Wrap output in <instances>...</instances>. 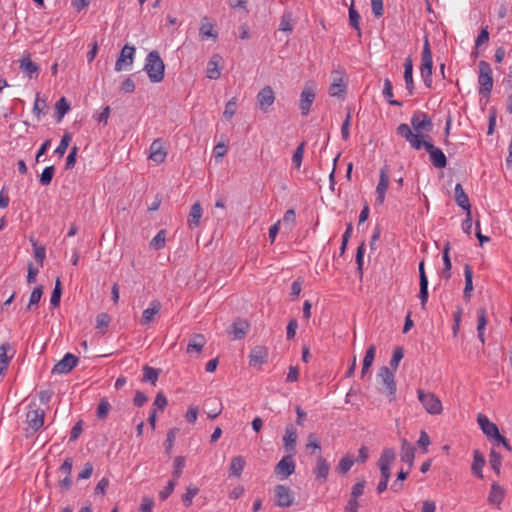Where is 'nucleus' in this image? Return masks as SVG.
Instances as JSON below:
<instances>
[{"instance_id": "17", "label": "nucleus", "mask_w": 512, "mask_h": 512, "mask_svg": "<svg viewBox=\"0 0 512 512\" xmlns=\"http://www.w3.org/2000/svg\"><path fill=\"white\" fill-rule=\"evenodd\" d=\"M275 101V93L270 86H265L257 94V102L261 111L266 113Z\"/></svg>"}, {"instance_id": "2", "label": "nucleus", "mask_w": 512, "mask_h": 512, "mask_svg": "<svg viewBox=\"0 0 512 512\" xmlns=\"http://www.w3.org/2000/svg\"><path fill=\"white\" fill-rule=\"evenodd\" d=\"M477 422L482 432L498 445H502L507 451H511L512 447L507 439L499 433L497 425L491 422L485 415L479 414Z\"/></svg>"}, {"instance_id": "11", "label": "nucleus", "mask_w": 512, "mask_h": 512, "mask_svg": "<svg viewBox=\"0 0 512 512\" xmlns=\"http://www.w3.org/2000/svg\"><path fill=\"white\" fill-rule=\"evenodd\" d=\"M274 497L276 506L282 508L290 507L295 499L293 491L288 486L282 484L275 486Z\"/></svg>"}, {"instance_id": "55", "label": "nucleus", "mask_w": 512, "mask_h": 512, "mask_svg": "<svg viewBox=\"0 0 512 512\" xmlns=\"http://www.w3.org/2000/svg\"><path fill=\"white\" fill-rule=\"evenodd\" d=\"M69 109L70 106L67 100L64 97L60 98L56 103V112L58 114V119L61 120Z\"/></svg>"}, {"instance_id": "36", "label": "nucleus", "mask_w": 512, "mask_h": 512, "mask_svg": "<svg viewBox=\"0 0 512 512\" xmlns=\"http://www.w3.org/2000/svg\"><path fill=\"white\" fill-rule=\"evenodd\" d=\"M375 354H376L375 345H370L367 348L364 359H363V365H362V371H361L362 377L367 373L369 368L372 366L374 358H375Z\"/></svg>"}, {"instance_id": "26", "label": "nucleus", "mask_w": 512, "mask_h": 512, "mask_svg": "<svg viewBox=\"0 0 512 512\" xmlns=\"http://www.w3.org/2000/svg\"><path fill=\"white\" fill-rule=\"evenodd\" d=\"M296 440H297V430L292 425L289 424L286 426L285 429V435L283 437L284 447L287 451H294L296 446Z\"/></svg>"}, {"instance_id": "48", "label": "nucleus", "mask_w": 512, "mask_h": 512, "mask_svg": "<svg viewBox=\"0 0 512 512\" xmlns=\"http://www.w3.org/2000/svg\"><path fill=\"white\" fill-rule=\"evenodd\" d=\"M72 140V135L70 133H65L63 136H62V139L59 143V145L57 146V148L55 149V153L58 155V156H63L68 147H69V144Z\"/></svg>"}, {"instance_id": "25", "label": "nucleus", "mask_w": 512, "mask_h": 512, "mask_svg": "<svg viewBox=\"0 0 512 512\" xmlns=\"http://www.w3.org/2000/svg\"><path fill=\"white\" fill-rule=\"evenodd\" d=\"M330 471V464L322 456L317 459L316 467L314 468V474L317 480L324 483L327 480Z\"/></svg>"}, {"instance_id": "39", "label": "nucleus", "mask_w": 512, "mask_h": 512, "mask_svg": "<svg viewBox=\"0 0 512 512\" xmlns=\"http://www.w3.org/2000/svg\"><path fill=\"white\" fill-rule=\"evenodd\" d=\"M464 276H465V287H464V297L469 299L471 296V292L473 291V275L472 270L468 264L464 267Z\"/></svg>"}, {"instance_id": "27", "label": "nucleus", "mask_w": 512, "mask_h": 512, "mask_svg": "<svg viewBox=\"0 0 512 512\" xmlns=\"http://www.w3.org/2000/svg\"><path fill=\"white\" fill-rule=\"evenodd\" d=\"M246 461L243 456H234L229 465V476L239 478L245 468Z\"/></svg>"}, {"instance_id": "42", "label": "nucleus", "mask_w": 512, "mask_h": 512, "mask_svg": "<svg viewBox=\"0 0 512 512\" xmlns=\"http://www.w3.org/2000/svg\"><path fill=\"white\" fill-rule=\"evenodd\" d=\"M213 406L209 411H207V416L210 419H215L222 412V403L217 399H210L206 402V406Z\"/></svg>"}, {"instance_id": "24", "label": "nucleus", "mask_w": 512, "mask_h": 512, "mask_svg": "<svg viewBox=\"0 0 512 512\" xmlns=\"http://www.w3.org/2000/svg\"><path fill=\"white\" fill-rule=\"evenodd\" d=\"M222 62V57L219 54H213L208 61L206 76L209 79L216 80L220 77L221 71L219 68L220 63Z\"/></svg>"}, {"instance_id": "32", "label": "nucleus", "mask_w": 512, "mask_h": 512, "mask_svg": "<svg viewBox=\"0 0 512 512\" xmlns=\"http://www.w3.org/2000/svg\"><path fill=\"white\" fill-rule=\"evenodd\" d=\"M346 91V84L341 75L335 76L329 87V94L332 97L341 96Z\"/></svg>"}, {"instance_id": "23", "label": "nucleus", "mask_w": 512, "mask_h": 512, "mask_svg": "<svg viewBox=\"0 0 512 512\" xmlns=\"http://www.w3.org/2000/svg\"><path fill=\"white\" fill-rule=\"evenodd\" d=\"M15 355V350L8 342L0 345V370H7L10 361Z\"/></svg>"}, {"instance_id": "51", "label": "nucleus", "mask_w": 512, "mask_h": 512, "mask_svg": "<svg viewBox=\"0 0 512 512\" xmlns=\"http://www.w3.org/2000/svg\"><path fill=\"white\" fill-rule=\"evenodd\" d=\"M236 108H237V98L233 97L226 103L225 110L223 112V117L226 120H231L236 113Z\"/></svg>"}, {"instance_id": "9", "label": "nucleus", "mask_w": 512, "mask_h": 512, "mask_svg": "<svg viewBox=\"0 0 512 512\" xmlns=\"http://www.w3.org/2000/svg\"><path fill=\"white\" fill-rule=\"evenodd\" d=\"M411 125L414 134L422 135L423 132H430L433 128L431 118L422 111H416L411 117Z\"/></svg>"}, {"instance_id": "28", "label": "nucleus", "mask_w": 512, "mask_h": 512, "mask_svg": "<svg viewBox=\"0 0 512 512\" xmlns=\"http://www.w3.org/2000/svg\"><path fill=\"white\" fill-rule=\"evenodd\" d=\"M454 193H455V201H456L457 205L460 206L465 211H470L471 205L469 202V198L460 183L456 184Z\"/></svg>"}, {"instance_id": "63", "label": "nucleus", "mask_w": 512, "mask_h": 512, "mask_svg": "<svg viewBox=\"0 0 512 512\" xmlns=\"http://www.w3.org/2000/svg\"><path fill=\"white\" fill-rule=\"evenodd\" d=\"M488 41H489L488 27H484L481 29L477 39L475 40V47L478 48L481 45L487 43Z\"/></svg>"}, {"instance_id": "29", "label": "nucleus", "mask_w": 512, "mask_h": 512, "mask_svg": "<svg viewBox=\"0 0 512 512\" xmlns=\"http://www.w3.org/2000/svg\"><path fill=\"white\" fill-rule=\"evenodd\" d=\"M206 344L205 337L202 334H194L187 345V353H200Z\"/></svg>"}, {"instance_id": "41", "label": "nucleus", "mask_w": 512, "mask_h": 512, "mask_svg": "<svg viewBox=\"0 0 512 512\" xmlns=\"http://www.w3.org/2000/svg\"><path fill=\"white\" fill-rule=\"evenodd\" d=\"M383 96L389 102V104H391L393 106H401L402 105L401 102L393 99V86H392V82L388 78H386L384 80Z\"/></svg>"}, {"instance_id": "43", "label": "nucleus", "mask_w": 512, "mask_h": 512, "mask_svg": "<svg viewBox=\"0 0 512 512\" xmlns=\"http://www.w3.org/2000/svg\"><path fill=\"white\" fill-rule=\"evenodd\" d=\"M354 464V457L350 454L344 456L337 466V471L341 474H346Z\"/></svg>"}, {"instance_id": "49", "label": "nucleus", "mask_w": 512, "mask_h": 512, "mask_svg": "<svg viewBox=\"0 0 512 512\" xmlns=\"http://www.w3.org/2000/svg\"><path fill=\"white\" fill-rule=\"evenodd\" d=\"M166 233L164 230H160L151 240L150 246L153 249L160 250L165 246Z\"/></svg>"}, {"instance_id": "22", "label": "nucleus", "mask_w": 512, "mask_h": 512, "mask_svg": "<svg viewBox=\"0 0 512 512\" xmlns=\"http://www.w3.org/2000/svg\"><path fill=\"white\" fill-rule=\"evenodd\" d=\"M199 36L202 40L207 38H212L215 40L218 38V32L215 30V24L212 23L208 17H203L201 19Z\"/></svg>"}, {"instance_id": "1", "label": "nucleus", "mask_w": 512, "mask_h": 512, "mask_svg": "<svg viewBox=\"0 0 512 512\" xmlns=\"http://www.w3.org/2000/svg\"><path fill=\"white\" fill-rule=\"evenodd\" d=\"M397 134L406 139L412 148L420 150L424 148L430 157L431 163L436 168H444L447 165V159L443 151L435 147L431 142L425 141L423 135L413 134L408 124L402 123L397 127Z\"/></svg>"}, {"instance_id": "20", "label": "nucleus", "mask_w": 512, "mask_h": 512, "mask_svg": "<svg viewBox=\"0 0 512 512\" xmlns=\"http://www.w3.org/2000/svg\"><path fill=\"white\" fill-rule=\"evenodd\" d=\"M505 489L499 485L498 483L494 482L491 485V489L487 498V501L490 505H494L497 508H500V505L505 497Z\"/></svg>"}, {"instance_id": "19", "label": "nucleus", "mask_w": 512, "mask_h": 512, "mask_svg": "<svg viewBox=\"0 0 512 512\" xmlns=\"http://www.w3.org/2000/svg\"><path fill=\"white\" fill-rule=\"evenodd\" d=\"M160 309V302L158 300H152L149 306L143 311L140 324L142 326L150 325L154 321L155 316L160 312Z\"/></svg>"}, {"instance_id": "62", "label": "nucleus", "mask_w": 512, "mask_h": 512, "mask_svg": "<svg viewBox=\"0 0 512 512\" xmlns=\"http://www.w3.org/2000/svg\"><path fill=\"white\" fill-rule=\"evenodd\" d=\"M350 123H351V114L348 112L342 126H341V136L343 140H348L350 136Z\"/></svg>"}, {"instance_id": "56", "label": "nucleus", "mask_w": 512, "mask_h": 512, "mask_svg": "<svg viewBox=\"0 0 512 512\" xmlns=\"http://www.w3.org/2000/svg\"><path fill=\"white\" fill-rule=\"evenodd\" d=\"M403 350L401 347H397L394 349L393 351V355H392V358L390 360V367L396 371L397 368H398V365L400 363V361L402 360L403 358Z\"/></svg>"}, {"instance_id": "12", "label": "nucleus", "mask_w": 512, "mask_h": 512, "mask_svg": "<svg viewBox=\"0 0 512 512\" xmlns=\"http://www.w3.org/2000/svg\"><path fill=\"white\" fill-rule=\"evenodd\" d=\"M396 459V453L392 448H385L378 460L381 478L390 479L391 465Z\"/></svg>"}, {"instance_id": "21", "label": "nucleus", "mask_w": 512, "mask_h": 512, "mask_svg": "<svg viewBox=\"0 0 512 512\" xmlns=\"http://www.w3.org/2000/svg\"><path fill=\"white\" fill-rule=\"evenodd\" d=\"M166 156H167V153L164 150L161 140H159V139L154 140L152 142V144L150 145L149 159L157 164H160L165 161Z\"/></svg>"}, {"instance_id": "15", "label": "nucleus", "mask_w": 512, "mask_h": 512, "mask_svg": "<svg viewBox=\"0 0 512 512\" xmlns=\"http://www.w3.org/2000/svg\"><path fill=\"white\" fill-rule=\"evenodd\" d=\"M295 471V463L292 455L284 456L275 467V474L280 479H286Z\"/></svg>"}, {"instance_id": "40", "label": "nucleus", "mask_w": 512, "mask_h": 512, "mask_svg": "<svg viewBox=\"0 0 512 512\" xmlns=\"http://www.w3.org/2000/svg\"><path fill=\"white\" fill-rule=\"evenodd\" d=\"M160 372V369H156L148 365H145L143 367V381L150 382L152 385H156Z\"/></svg>"}, {"instance_id": "14", "label": "nucleus", "mask_w": 512, "mask_h": 512, "mask_svg": "<svg viewBox=\"0 0 512 512\" xmlns=\"http://www.w3.org/2000/svg\"><path fill=\"white\" fill-rule=\"evenodd\" d=\"M135 48L133 46L125 45L115 63V71L120 72L130 68L134 61Z\"/></svg>"}, {"instance_id": "31", "label": "nucleus", "mask_w": 512, "mask_h": 512, "mask_svg": "<svg viewBox=\"0 0 512 512\" xmlns=\"http://www.w3.org/2000/svg\"><path fill=\"white\" fill-rule=\"evenodd\" d=\"M404 81L406 84V88L408 89L409 94L411 95L413 93V89H414V82H413V62L410 57H408L404 63Z\"/></svg>"}, {"instance_id": "59", "label": "nucleus", "mask_w": 512, "mask_h": 512, "mask_svg": "<svg viewBox=\"0 0 512 512\" xmlns=\"http://www.w3.org/2000/svg\"><path fill=\"white\" fill-rule=\"evenodd\" d=\"M176 486L175 480H169L163 490L159 493V498L161 500H166L174 491Z\"/></svg>"}, {"instance_id": "6", "label": "nucleus", "mask_w": 512, "mask_h": 512, "mask_svg": "<svg viewBox=\"0 0 512 512\" xmlns=\"http://www.w3.org/2000/svg\"><path fill=\"white\" fill-rule=\"evenodd\" d=\"M377 379L382 385L380 389L381 392L386 394L390 399H393L396 393L394 373L388 367L382 366L378 371Z\"/></svg>"}, {"instance_id": "46", "label": "nucleus", "mask_w": 512, "mask_h": 512, "mask_svg": "<svg viewBox=\"0 0 512 512\" xmlns=\"http://www.w3.org/2000/svg\"><path fill=\"white\" fill-rule=\"evenodd\" d=\"M111 410V405L106 398H102L98 404L96 410V416L99 419H105L108 416L109 411Z\"/></svg>"}, {"instance_id": "18", "label": "nucleus", "mask_w": 512, "mask_h": 512, "mask_svg": "<svg viewBox=\"0 0 512 512\" xmlns=\"http://www.w3.org/2000/svg\"><path fill=\"white\" fill-rule=\"evenodd\" d=\"M415 451V447L410 442H408L407 439L404 438L401 440L400 458L401 461L408 465L409 470L414 465Z\"/></svg>"}, {"instance_id": "58", "label": "nucleus", "mask_w": 512, "mask_h": 512, "mask_svg": "<svg viewBox=\"0 0 512 512\" xmlns=\"http://www.w3.org/2000/svg\"><path fill=\"white\" fill-rule=\"evenodd\" d=\"M184 467H185V458L182 456H177L174 459L173 476L175 478H179L183 472Z\"/></svg>"}, {"instance_id": "13", "label": "nucleus", "mask_w": 512, "mask_h": 512, "mask_svg": "<svg viewBox=\"0 0 512 512\" xmlns=\"http://www.w3.org/2000/svg\"><path fill=\"white\" fill-rule=\"evenodd\" d=\"M388 187H389V169H388V166L385 165L384 167H382L380 169L379 182H378L376 190H375L376 204H378V205L384 204Z\"/></svg>"}, {"instance_id": "64", "label": "nucleus", "mask_w": 512, "mask_h": 512, "mask_svg": "<svg viewBox=\"0 0 512 512\" xmlns=\"http://www.w3.org/2000/svg\"><path fill=\"white\" fill-rule=\"evenodd\" d=\"M110 323V316L107 313H100L96 319V328H106Z\"/></svg>"}, {"instance_id": "8", "label": "nucleus", "mask_w": 512, "mask_h": 512, "mask_svg": "<svg viewBox=\"0 0 512 512\" xmlns=\"http://www.w3.org/2000/svg\"><path fill=\"white\" fill-rule=\"evenodd\" d=\"M316 98V85L313 83H306L300 95L299 108L301 114L306 116L309 114L311 105Z\"/></svg>"}, {"instance_id": "30", "label": "nucleus", "mask_w": 512, "mask_h": 512, "mask_svg": "<svg viewBox=\"0 0 512 512\" xmlns=\"http://www.w3.org/2000/svg\"><path fill=\"white\" fill-rule=\"evenodd\" d=\"M485 463H486L485 458L480 453V451L474 450L473 463L471 466V470H472L473 474L476 475L477 477H479L480 479L483 478L482 470H483V467L485 466Z\"/></svg>"}, {"instance_id": "33", "label": "nucleus", "mask_w": 512, "mask_h": 512, "mask_svg": "<svg viewBox=\"0 0 512 512\" xmlns=\"http://www.w3.org/2000/svg\"><path fill=\"white\" fill-rule=\"evenodd\" d=\"M202 207L199 202H196L192 205L189 216H188V225L190 228H195L199 225L200 219L202 217Z\"/></svg>"}, {"instance_id": "16", "label": "nucleus", "mask_w": 512, "mask_h": 512, "mask_svg": "<svg viewBox=\"0 0 512 512\" xmlns=\"http://www.w3.org/2000/svg\"><path fill=\"white\" fill-rule=\"evenodd\" d=\"M78 358L71 354L67 353L52 369V373L54 374H67L72 371V369L77 365Z\"/></svg>"}, {"instance_id": "61", "label": "nucleus", "mask_w": 512, "mask_h": 512, "mask_svg": "<svg viewBox=\"0 0 512 512\" xmlns=\"http://www.w3.org/2000/svg\"><path fill=\"white\" fill-rule=\"evenodd\" d=\"M419 298L421 300L422 308H425L428 300V280H424L420 283Z\"/></svg>"}, {"instance_id": "3", "label": "nucleus", "mask_w": 512, "mask_h": 512, "mask_svg": "<svg viewBox=\"0 0 512 512\" xmlns=\"http://www.w3.org/2000/svg\"><path fill=\"white\" fill-rule=\"evenodd\" d=\"M144 70L151 82L159 83L163 80L165 66L157 51H151L147 55Z\"/></svg>"}, {"instance_id": "5", "label": "nucleus", "mask_w": 512, "mask_h": 512, "mask_svg": "<svg viewBox=\"0 0 512 512\" xmlns=\"http://www.w3.org/2000/svg\"><path fill=\"white\" fill-rule=\"evenodd\" d=\"M479 67V94L489 96L493 88L492 69L488 62L482 60L478 64Z\"/></svg>"}, {"instance_id": "50", "label": "nucleus", "mask_w": 512, "mask_h": 512, "mask_svg": "<svg viewBox=\"0 0 512 512\" xmlns=\"http://www.w3.org/2000/svg\"><path fill=\"white\" fill-rule=\"evenodd\" d=\"M199 489L196 486L190 485L186 488V492L182 497L183 504L186 507H189L192 505L193 498L198 494Z\"/></svg>"}, {"instance_id": "44", "label": "nucleus", "mask_w": 512, "mask_h": 512, "mask_svg": "<svg viewBox=\"0 0 512 512\" xmlns=\"http://www.w3.org/2000/svg\"><path fill=\"white\" fill-rule=\"evenodd\" d=\"M349 23L354 29L360 30V15L354 7V0H351L349 7Z\"/></svg>"}, {"instance_id": "38", "label": "nucleus", "mask_w": 512, "mask_h": 512, "mask_svg": "<svg viewBox=\"0 0 512 512\" xmlns=\"http://www.w3.org/2000/svg\"><path fill=\"white\" fill-rule=\"evenodd\" d=\"M20 69L23 73L31 77L33 74L38 72L39 67L37 64L31 61L28 55L20 60Z\"/></svg>"}, {"instance_id": "4", "label": "nucleus", "mask_w": 512, "mask_h": 512, "mask_svg": "<svg viewBox=\"0 0 512 512\" xmlns=\"http://www.w3.org/2000/svg\"><path fill=\"white\" fill-rule=\"evenodd\" d=\"M417 397L425 411L430 415H439L443 411L442 402L434 393L417 390Z\"/></svg>"}, {"instance_id": "10", "label": "nucleus", "mask_w": 512, "mask_h": 512, "mask_svg": "<svg viewBox=\"0 0 512 512\" xmlns=\"http://www.w3.org/2000/svg\"><path fill=\"white\" fill-rule=\"evenodd\" d=\"M28 408L26 423L33 432H36L42 428L44 424L45 412L43 409L36 407L35 404H30Z\"/></svg>"}, {"instance_id": "54", "label": "nucleus", "mask_w": 512, "mask_h": 512, "mask_svg": "<svg viewBox=\"0 0 512 512\" xmlns=\"http://www.w3.org/2000/svg\"><path fill=\"white\" fill-rule=\"evenodd\" d=\"M61 298V284L59 279L56 280L54 290L51 294L50 303L53 307H58L60 305Z\"/></svg>"}, {"instance_id": "45", "label": "nucleus", "mask_w": 512, "mask_h": 512, "mask_svg": "<svg viewBox=\"0 0 512 512\" xmlns=\"http://www.w3.org/2000/svg\"><path fill=\"white\" fill-rule=\"evenodd\" d=\"M266 356V350L262 347H257L251 351L250 359L251 362H254L256 364H263L265 362Z\"/></svg>"}, {"instance_id": "37", "label": "nucleus", "mask_w": 512, "mask_h": 512, "mask_svg": "<svg viewBox=\"0 0 512 512\" xmlns=\"http://www.w3.org/2000/svg\"><path fill=\"white\" fill-rule=\"evenodd\" d=\"M449 250H450V244L446 243L444 246V249H443V256H442L443 264H444V268L442 270V277L445 278L446 280H448L451 277V268H452V264H451V260H450V256H449Z\"/></svg>"}, {"instance_id": "60", "label": "nucleus", "mask_w": 512, "mask_h": 512, "mask_svg": "<svg viewBox=\"0 0 512 512\" xmlns=\"http://www.w3.org/2000/svg\"><path fill=\"white\" fill-rule=\"evenodd\" d=\"M364 253H365V243L363 242L358 246L357 252H356V264H357V269L359 270L360 273H362V269H363Z\"/></svg>"}, {"instance_id": "34", "label": "nucleus", "mask_w": 512, "mask_h": 512, "mask_svg": "<svg viewBox=\"0 0 512 512\" xmlns=\"http://www.w3.org/2000/svg\"><path fill=\"white\" fill-rule=\"evenodd\" d=\"M248 328L249 325L246 321L237 320L232 324L229 333L234 336V339H242L246 335Z\"/></svg>"}, {"instance_id": "52", "label": "nucleus", "mask_w": 512, "mask_h": 512, "mask_svg": "<svg viewBox=\"0 0 512 512\" xmlns=\"http://www.w3.org/2000/svg\"><path fill=\"white\" fill-rule=\"evenodd\" d=\"M54 172H55L54 166H48V167L44 168V170L42 171V173L40 175V183L44 186H48L52 181Z\"/></svg>"}, {"instance_id": "7", "label": "nucleus", "mask_w": 512, "mask_h": 512, "mask_svg": "<svg viewBox=\"0 0 512 512\" xmlns=\"http://www.w3.org/2000/svg\"><path fill=\"white\" fill-rule=\"evenodd\" d=\"M421 77L423 78V81L425 85L430 88L432 84V66H433V60H432V53L430 50V45L428 40L426 39L423 45L422 50V59H421Z\"/></svg>"}, {"instance_id": "47", "label": "nucleus", "mask_w": 512, "mask_h": 512, "mask_svg": "<svg viewBox=\"0 0 512 512\" xmlns=\"http://www.w3.org/2000/svg\"><path fill=\"white\" fill-rule=\"evenodd\" d=\"M489 464L491 468L497 473L500 474V469L502 465V457L495 450H491L489 455Z\"/></svg>"}, {"instance_id": "53", "label": "nucleus", "mask_w": 512, "mask_h": 512, "mask_svg": "<svg viewBox=\"0 0 512 512\" xmlns=\"http://www.w3.org/2000/svg\"><path fill=\"white\" fill-rule=\"evenodd\" d=\"M43 289L42 286L35 287L30 294L29 303L27 309L30 310L32 306L37 305L42 297Z\"/></svg>"}, {"instance_id": "57", "label": "nucleus", "mask_w": 512, "mask_h": 512, "mask_svg": "<svg viewBox=\"0 0 512 512\" xmlns=\"http://www.w3.org/2000/svg\"><path fill=\"white\" fill-rule=\"evenodd\" d=\"M304 155V143H301L292 156V163L296 168H300Z\"/></svg>"}, {"instance_id": "35", "label": "nucleus", "mask_w": 512, "mask_h": 512, "mask_svg": "<svg viewBox=\"0 0 512 512\" xmlns=\"http://www.w3.org/2000/svg\"><path fill=\"white\" fill-rule=\"evenodd\" d=\"M477 334L482 344L485 343V327L487 325L486 310L481 308L478 310Z\"/></svg>"}]
</instances>
